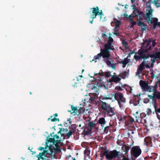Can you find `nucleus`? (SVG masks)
Listing matches in <instances>:
<instances>
[{"mask_svg": "<svg viewBox=\"0 0 160 160\" xmlns=\"http://www.w3.org/2000/svg\"><path fill=\"white\" fill-rule=\"evenodd\" d=\"M138 54L139 55H135L134 58L137 61H139L140 60L143 59L145 60L151 58V60L152 62L150 64V67H153L154 66V63L156 60L160 59V51L156 52L153 53L147 54L144 49H139L138 51Z\"/></svg>", "mask_w": 160, "mask_h": 160, "instance_id": "obj_1", "label": "nucleus"}, {"mask_svg": "<svg viewBox=\"0 0 160 160\" xmlns=\"http://www.w3.org/2000/svg\"><path fill=\"white\" fill-rule=\"evenodd\" d=\"M102 57L103 58V61L106 63L107 65L109 67L113 69H116V67L117 63H113V61L110 58V56L106 53L102 48L100 49V52L97 55L95 56L92 61L94 60L99 59Z\"/></svg>", "mask_w": 160, "mask_h": 160, "instance_id": "obj_2", "label": "nucleus"}, {"mask_svg": "<svg viewBox=\"0 0 160 160\" xmlns=\"http://www.w3.org/2000/svg\"><path fill=\"white\" fill-rule=\"evenodd\" d=\"M133 11V17H137V24L141 27V30L143 31H146L148 29V26L142 21L143 20L144 13L140 11L138 9H134Z\"/></svg>", "mask_w": 160, "mask_h": 160, "instance_id": "obj_3", "label": "nucleus"}, {"mask_svg": "<svg viewBox=\"0 0 160 160\" xmlns=\"http://www.w3.org/2000/svg\"><path fill=\"white\" fill-rule=\"evenodd\" d=\"M122 153L116 150L109 151L108 150H105L101 157H102L103 156H105L106 158L108 160H112L115 158H119V156L122 155L123 157L122 160H129L128 158L125 157L123 155H122Z\"/></svg>", "mask_w": 160, "mask_h": 160, "instance_id": "obj_4", "label": "nucleus"}, {"mask_svg": "<svg viewBox=\"0 0 160 160\" xmlns=\"http://www.w3.org/2000/svg\"><path fill=\"white\" fill-rule=\"evenodd\" d=\"M114 98L117 101L120 108H122L126 102V98H124L123 94L120 92H116L114 95Z\"/></svg>", "mask_w": 160, "mask_h": 160, "instance_id": "obj_5", "label": "nucleus"}, {"mask_svg": "<svg viewBox=\"0 0 160 160\" xmlns=\"http://www.w3.org/2000/svg\"><path fill=\"white\" fill-rule=\"evenodd\" d=\"M113 41V39L111 37H109L108 38V40L107 43L104 45V48L103 49H102L110 57L111 56V54L109 50H113L114 49L113 48V46L112 45V44Z\"/></svg>", "mask_w": 160, "mask_h": 160, "instance_id": "obj_6", "label": "nucleus"}, {"mask_svg": "<svg viewBox=\"0 0 160 160\" xmlns=\"http://www.w3.org/2000/svg\"><path fill=\"white\" fill-rule=\"evenodd\" d=\"M142 151L139 146L133 147L130 151L131 155L135 158H137L141 154Z\"/></svg>", "mask_w": 160, "mask_h": 160, "instance_id": "obj_7", "label": "nucleus"}, {"mask_svg": "<svg viewBox=\"0 0 160 160\" xmlns=\"http://www.w3.org/2000/svg\"><path fill=\"white\" fill-rule=\"evenodd\" d=\"M90 9L91 10L92 9V14L91 17H92L93 18H96L97 16L99 15L100 17V19H101L102 16H104L102 10H101L99 11V8L98 6H96V8H91Z\"/></svg>", "mask_w": 160, "mask_h": 160, "instance_id": "obj_8", "label": "nucleus"}, {"mask_svg": "<svg viewBox=\"0 0 160 160\" xmlns=\"http://www.w3.org/2000/svg\"><path fill=\"white\" fill-rule=\"evenodd\" d=\"M145 60H143L139 66V69L141 71H142L144 69V66L147 68H150V67H151L150 66V62L148 61Z\"/></svg>", "mask_w": 160, "mask_h": 160, "instance_id": "obj_9", "label": "nucleus"}, {"mask_svg": "<svg viewBox=\"0 0 160 160\" xmlns=\"http://www.w3.org/2000/svg\"><path fill=\"white\" fill-rule=\"evenodd\" d=\"M104 113L107 114L108 116L112 117L115 115L116 113L115 110L114 109V108L111 107L110 106V107H109L107 110L105 112H104Z\"/></svg>", "mask_w": 160, "mask_h": 160, "instance_id": "obj_10", "label": "nucleus"}, {"mask_svg": "<svg viewBox=\"0 0 160 160\" xmlns=\"http://www.w3.org/2000/svg\"><path fill=\"white\" fill-rule=\"evenodd\" d=\"M152 9H151V10H149L148 12L146 13V14L144 13L143 18H145V20L148 21V22H150L151 21H152L151 19V18L152 16Z\"/></svg>", "mask_w": 160, "mask_h": 160, "instance_id": "obj_11", "label": "nucleus"}, {"mask_svg": "<svg viewBox=\"0 0 160 160\" xmlns=\"http://www.w3.org/2000/svg\"><path fill=\"white\" fill-rule=\"evenodd\" d=\"M100 102L101 104V108L103 110V112L104 113V112L107 110L109 107H110V105L101 100L100 101Z\"/></svg>", "mask_w": 160, "mask_h": 160, "instance_id": "obj_12", "label": "nucleus"}, {"mask_svg": "<svg viewBox=\"0 0 160 160\" xmlns=\"http://www.w3.org/2000/svg\"><path fill=\"white\" fill-rule=\"evenodd\" d=\"M42 153L40 152L38 155H37V157L38 158V160H49L47 157L45 155V152Z\"/></svg>", "mask_w": 160, "mask_h": 160, "instance_id": "obj_13", "label": "nucleus"}, {"mask_svg": "<svg viewBox=\"0 0 160 160\" xmlns=\"http://www.w3.org/2000/svg\"><path fill=\"white\" fill-rule=\"evenodd\" d=\"M140 94L137 95H133V104L135 106H137L139 103Z\"/></svg>", "mask_w": 160, "mask_h": 160, "instance_id": "obj_14", "label": "nucleus"}, {"mask_svg": "<svg viewBox=\"0 0 160 160\" xmlns=\"http://www.w3.org/2000/svg\"><path fill=\"white\" fill-rule=\"evenodd\" d=\"M139 84L141 87L142 89L144 90H146V89L148 87V85L146 81L140 80L139 82Z\"/></svg>", "mask_w": 160, "mask_h": 160, "instance_id": "obj_15", "label": "nucleus"}, {"mask_svg": "<svg viewBox=\"0 0 160 160\" xmlns=\"http://www.w3.org/2000/svg\"><path fill=\"white\" fill-rule=\"evenodd\" d=\"M98 91H97L95 93H91L90 95V98L89 100L91 102L95 101L98 98Z\"/></svg>", "mask_w": 160, "mask_h": 160, "instance_id": "obj_16", "label": "nucleus"}, {"mask_svg": "<svg viewBox=\"0 0 160 160\" xmlns=\"http://www.w3.org/2000/svg\"><path fill=\"white\" fill-rule=\"evenodd\" d=\"M144 144H145L147 146L151 145V146H152V139L151 137H146L144 139Z\"/></svg>", "mask_w": 160, "mask_h": 160, "instance_id": "obj_17", "label": "nucleus"}, {"mask_svg": "<svg viewBox=\"0 0 160 160\" xmlns=\"http://www.w3.org/2000/svg\"><path fill=\"white\" fill-rule=\"evenodd\" d=\"M121 80V79L120 78L117 76L115 77L114 76H113L112 77L111 79L110 82H113L115 83H117L120 81Z\"/></svg>", "mask_w": 160, "mask_h": 160, "instance_id": "obj_18", "label": "nucleus"}, {"mask_svg": "<svg viewBox=\"0 0 160 160\" xmlns=\"http://www.w3.org/2000/svg\"><path fill=\"white\" fill-rule=\"evenodd\" d=\"M114 22L116 24L115 27L114 28L115 29V31H117V29L121 24V22L119 20L115 18L114 19Z\"/></svg>", "mask_w": 160, "mask_h": 160, "instance_id": "obj_19", "label": "nucleus"}, {"mask_svg": "<svg viewBox=\"0 0 160 160\" xmlns=\"http://www.w3.org/2000/svg\"><path fill=\"white\" fill-rule=\"evenodd\" d=\"M98 123L101 124L102 127L106 123L105 119L104 118H99Z\"/></svg>", "mask_w": 160, "mask_h": 160, "instance_id": "obj_20", "label": "nucleus"}, {"mask_svg": "<svg viewBox=\"0 0 160 160\" xmlns=\"http://www.w3.org/2000/svg\"><path fill=\"white\" fill-rule=\"evenodd\" d=\"M130 146H128L126 145H124L122 147V149L123 151L125 152V154H126L128 152Z\"/></svg>", "mask_w": 160, "mask_h": 160, "instance_id": "obj_21", "label": "nucleus"}, {"mask_svg": "<svg viewBox=\"0 0 160 160\" xmlns=\"http://www.w3.org/2000/svg\"><path fill=\"white\" fill-rule=\"evenodd\" d=\"M157 103L155 104V105H153V107L155 109V111L153 112V114H154L155 112L156 113L157 115H158V113H160V108H158L157 106Z\"/></svg>", "mask_w": 160, "mask_h": 160, "instance_id": "obj_22", "label": "nucleus"}, {"mask_svg": "<svg viewBox=\"0 0 160 160\" xmlns=\"http://www.w3.org/2000/svg\"><path fill=\"white\" fill-rule=\"evenodd\" d=\"M96 124L93 121H89L88 126L89 128L91 129H92L93 127L96 126Z\"/></svg>", "mask_w": 160, "mask_h": 160, "instance_id": "obj_23", "label": "nucleus"}, {"mask_svg": "<svg viewBox=\"0 0 160 160\" xmlns=\"http://www.w3.org/2000/svg\"><path fill=\"white\" fill-rule=\"evenodd\" d=\"M85 112V110L83 108L80 107L79 109H78V111L77 113V115H79L82 113H83Z\"/></svg>", "mask_w": 160, "mask_h": 160, "instance_id": "obj_24", "label": "nucleus"}, {"mask_svg": "<svg viewBox=\"0 0 160 160\" xmlns=\"http://www.w3.org/2000/svg\"><path fill=\"white\" fill-rule=\"evenodd\" d=\"M72 129L73 130H70L65 135V136H67L68 137V138H69L73 133H74L75 130H74L73 128H72Z\"/></svg>", "mask_w": 160, "mask_h": 160, "instance_id": "obj_25", "label": "nucleus"}, {"mask_svg": "<svg viewBox=\"0 0 160 160\" xmlns=\"http://www.w3.org/2000/svg\"><path fill=\"white\" fill-rule=\"evenodd\" d=\"M130 59H128L127 58H125L123 61L119 62L118 63H120L127 64L130 62Z\"/></svg>", "mask_w": 160, "mask_h": 160, "instance_id": "obj_26", "label": "nucleus"}, {"mask_svg": "<svg viewBox=\"0 0 160 160\" xmlns=\"http://www.w3.org/2000/svg\"><path fill=\"white\" fill-rule=\"evenodd\" d=\"M100 83H101V84H99V87H103L105 89H108V85H105V84H104V82H103L102 83H101V82L102 81V80L100 79L99 80Z\"/></svg>", "mask_w": 160, "mask_h": 160, "instance_id": "obj_27", "label": "nucleus"}, {"mask_svg": "<svg viewBox=\"0 0 160 160\" xmlns=\"http://www.w3.org/2000/svg\"><path fill=\"white\" fill-rule=\"evenodd\" d=\"M158 21V19L156 18L154 19L152 21H151V22H150L151 24H153V26L152 28V29H155V28L156 26V23Z\"/></svg>", "mask_w": 160, "mask_h": 160, "instance_id": "obj_28", "label": "nucleus"}, {"mask_svg": "<svg viewBox=\"0 0 160 160\" xmlns=\"http://www.w3.org/2000/svg\"><path fill=\"white\" fill-rule=\"evenodd\" d=\"M148 92H154V93H155V90L154 89L153 86H148V87L146 89Z\"/></svg>", "mask_w": 160, "mask_h": 160, "instance_id": "obj_29", "label": "nucleus"}, {"mask_svg": "<svg viewBox=\"0 0 160 160\" xmlns=\"http://www.w3.org/2000/svg\"><path fill=\"white\" fill-rule=\"evenodd\" d=\"M154 95L152 96L151 95H149L148 96L149 97L150 99H152V101L154 102V105L155 104H157V102H156V99L155 98V96L154 95V93L153 94Z\"/></svg>", "mask_w": 160, "mask_h": 160, "instance_id": "obj_30", "label": "nucleus"}, {"mask_svg": "<svg viewBox=\"0 0 160 160\" xmlns=\"http://www.w3.org/2000/svg\"><path fill=\"white\" fill-rule=\"evenodd\" d=\"M71 108L72 110L73 111V112H75L77 114V113L78 111V109H77V107L73 106L72 105L71 106Z\"/></svg>", "mask_w": 160, "mask_h": 160, "instance_id": "obj_31", "label": "nucleus"}, {"mask_svg": "<svg viewBox=\"0 0 160 160\" xmlns=\"http://www.w3.org/2000/svg\"><path fill=\"white\" fill-rule=\"evenodd\" d=\"M92 129L88 128L87 131H84V133L85 135H89L91 133Z\"/></svg>", "mask_w": 160, "mask_h": 160, "instance_id": "obj_32", "label": "nucleus"}, {"mask_svg": "<svg viewBox=\"0 0 160 160\" xmlns=\"http://www.w3.org/2000/svg\"><path fill=\"white\" fill-rule=\"evenodd\" d=\"M122 44L123 46H125V48H127L128 47H127V46L128 45V43L125 40H123L122 41Z\"/></svg>", "mask_w": 160, "mask_h": 160, "instance_id": "obj_33", "label": "nucleus"}, {"mask_svg": "<svg viewBox=\"0 0 160 160\" xmlns=\"http://www.w3.org/2000/svg\"><path fill=\"white\" fill-rule=\"evenodd\" d=\"M137 0H131V2L132 4V5L131 6L132 7H133V9L134 10V8L136 9L135 8H134L135 6V5L136 4V1Z\"/></svg>", "mask_w": 160, "mask_h": 160, "instance_id": "obj_34", "label": "nucleus"}, {"mask_svg": "<svg viewBox=\"0 0 160 160\" xmlns=\"http://www.w3.org/2000/svg\"><path fill=\"white\" fill-rule=\"evenodd\" d=\"M54 143L57 146H59L61 144V141L60 140H55V143Z\"/></svg>", "mask_w": 160, "mask_h": 160, "instance_id": "obj_35", "label": "nucleus"}, {"mask_svg": "<svg viewBox=\"0 0 160 160\" xmlns=\"http://www.w3.org/2000/svg\"><path fill=\"white\" fill-rule=\"evenodd\" d=\"M146 114L148 115L151 114L152 113V111L151 109L148 108L147 109Z\"/></svg>", "mask_w": 160, "mask_h": 160, "instance_id": "obj_36", "label": "nucleus"}, {"mask_svg": "<svg viewBox=\"0 0 160 160\" xmlns=\"http://www.w3.org/2000/svg\"><path fill=\"white\" fill-rule=\"evenodd\" d=\"M109 126H107L106 127H105L104 128V132L105 133H107L108 132V130H109Z\"/></svg>", "mask_w": 160, "mask_h": 160, "instance_id": "obj_37", "label": "nucleus"}, {"mask_svg": "<svg viewBox=\"0 0 160 160\" xmlns=\"http://www.w3.org/2000/svg\"><path fill=\"white\" fill-rule=\"evenodd\" d=\"M151 4L148 1L146 2V5L147 6L148 8L150 9V10H151V9H152L151 6Z\"/></svg>", "mask_w": 160, "mask_h": 160, "instance_id": "obj_38", "label": "nucleus"}, {"mask_svg": "<svg viewBox=\"0 0 160 160\" xmlns=\"http://www.w3.org/2000/svg\"><path fill=\"white\" fill-rule=\"evenodd\" d=\"M158 82H156L155 84L153 87L154 88V89L155 90V92H156L157 91V88L158 87Z\"/></svg>", "mask_w": 160, "mask_h": 160, "instance_id": "obj_39", "label": "nucleus"}, {"mask_svg": "<svg viewBox=\"0 0 160 160\" xmlns=\"http://www.w3.org/2000/svg\"><path fill=\"white\" fill-rule=\"evenodd\" d=\"M154 95L158 99H160V92H158V94H156L155 93Z\"/></svg>", "mask_w": 160, "mask_h": 160, "instance_id": "obj_40", "label": "nucleus"}, {"mask_svg": "<svg viewBox=\"0 0 160 160\" xmlns=\"http://www.w3.org/2000/svg\"><path fill=\"white\" fill-rule=\"evenodd\" d=\"M49 141L50 142H52L53 143H55V138H49Z\"/></svg>", "mask_w": 160, "mask_h": 160, "instance_id": "obj_41", "label": "nucleus"}, {"mask_svg": "<svg viewBox=\"0 0 160 160\" xmlns=\"http://www.w3.org/2000/svg\"><path fill=\"white\" fill-rule=\"evenodd\" d=\"M156 41V39H155L152 40V46L153 47H154L156 45V43L155 42Z\"/></svg>", "mask_w": 160, "mask_h": 160, "instance_id": "obj_42", "label": "nucleus"}, {"mask_svg": "<svg viewBox=\"0 0 160 160\" xmlns=\"http://www.w3.org/2000/svg\"><path fill=\"white\" fill-rule=\"evenodd\" d=\"M149 99L148 98H146L144 99L143 102L145 103H147L149 102Z\"/></svg>", "mask_w": 160, "mask_h": 160, "instance_id": "obj_43", "label": "nucleus"}, {"mask_svg": "<svg viewBox=\"0 0 160 160\" xmlns=\"http://www.w3.org/2000/svg\"><path fill=\"white\" fill-rule=\"evenodd\" d=\"M157 8H160V3L158 2L154 3L153 4Z\"/></svg>", "mask_w": 160, "mask_h": 160, "instance_id": "obj_44", "label": "nucleus"}, {"mask_svg": "<svg viewBox=\"0 0 160 160\" xmlns=\"http://www.w3.org/2000/svg\"><path fill=\"white\" fill-rule=\"evenodd\" d=\"M115 89H117L119 91H122L123 90V89L122 88L119 86L116 87Z\"/></svg>", "mask_w": 160, "mask_h": 160, "instance_id": "obj_45", "label": "nucleus"}, {"mask_svg": "<svg viewBox=\"0 0 160 160\" xmlns=\"http://www.w3.org/2000/svg\"><path fill=\"white\" fill-rule=\"evenodd\" d=\"M136 23H137V22L132 21L131 23V27L132 28L134 25H136Z\"/></svg>", "mask_w": 160, "mask_h": 160, "instance_id": "obj_46", "label": "nucleus"}, {"mask_svg": "<svg viewBox=\"0 0 160 160\" xmlns=\"http://www.w3.org/2000/svg\"><path fill=\"white\" fill-rule=\"evenodd\" d=\"M129 121L130 124H132L133 122H134V119L132 117H130L129 119Z\"/></svg>", "mask_w": 160, "mask_h": 160, "instance_id": "obj_47", "label": "nucleus"}, {"mask_svg": "<svg viewBox=\"0 0 160 160\" xmlns=\"http://www.w3.org/2000/svg\"><path fill=\"white\" fill-rule=\"evenodd\" d=\"M51 121L52 122H54L56 121H59V120L58 118H53L52 119H51Z\"/></svg>", "mask_w": 160, "mask_h": 160, "instance_id": "obj_48", "label": "nucleus"}, {"mask_svg": "<svg viewBox=\"0 0 160 160\" xmlns=\"http://www.w3.org/2000/svg\"><path fill=\"white\" fill-rule=\"evenodd\" d=\"M117 31H115V32L116 31V32H114L113 33H114V35H116V36H120V34L119 33V32H117V31H118V29H117Z\"/></svg>", "mask_w": 160, "mask_h": 160, "instance_id": "obj_49", "label": "nucleus"}, {"mask_svg": "<svg viewBox=\"0 0 160 160\" xmlns=\"http://www.w3.org/2000/svg\"><path fill=\"white\" fill-rule=\"evenodd\" d=\"M38 149L39 150H41V151L43 150V152H44V151H45V153L46 152V150H44V148L43 147H39V148H38Z\"/></svg>", "mask_w": 160, "mask_h": 160, "instance_id": "obj_50", "label": "nucleus"}, {"mask_svg": "<svg viewBox=\"0 0 160 160\" xmlns=\"http://www.w3.org/2000/svg\"><path fill=\"white\" fill-rule=\"evenodd\" d=\"M133 13L132 14L128 16V15L127 14L125 15V17L128 18H133L134 17H133Z\"/></svg>", "mask_w": 160, "mask_h": 160, "instance_id": "obj_51", "label": "nucleus"}, {"mask_svg": "<svg viewBox=\"0 0 160 160\" xmlns=\"http://www.w3.org/2000/svg\"><path fill=\"white\" fill-rule=\"evenodd\" d=\"M152 40H151V39L149 38L148 40H145L144 42H148L149 43H151V42H152Z\"/></svg>", "mask_w": 160, "mask_h": 160, "instance_id": "obj_52", "label": "nucleus"}, {"mask_svg": "<svg viewBox=\"0 0 160 160\" xmlns=\"http://www.w3.org/2000/svg\"><path fill=\"white\" fill-rule=\"evenodd\" d=\"M61 130H62V132H67L68 131V130L67 129H65L64 128H61Z\"/></svg>", "mask_w": 160, "mask_h": 160, "instance_id": "obj_53", "label": "nucleus"}, {"mask_svg": "<svg viewBox=\"0 0 160 160\" xmlns=\"http://www.w3.org/2000/svg\"><path fill=\"white\" fill-rule=\"evenodd\" d=\"M61 132H62V130H61V128L60 129V130L58 132V134H59V133H61V135L62 137H65L64 134H63V133H62Z\"/></svg>", "mask_w": 160, "mask_h": 160, "instance_id": "obj_54", "label": "nucleus"}, {"mask_svg": "<svg viewBox=\"0 0 160 160\" xmlns=\"http://www.w3.org/2000/svg\"><path fill=\"white\" fill-rule=\"evenodd\" d=\"M102 100H105V99H106V100H107V99H112V98H110V97H104V98H102Z\"/></svg>", "mask_w": 160, "mask_h": 160, "instance_id": "obj_55", "label": "nucleus"}, {"mask_svg": "<svg viewBox=\"0 0 160 160\" xmlns=\"http://www.w3.org/2000/svg\"><path fill=\"white\" fill-rule=\"evenodd\" d=\"M130 53L131 54H132L133 53H135L136 54L137 53L135 52L134 51H131Z\"/></svg>", "mask_w": 160, "mask_h": 160, "instance_id": "obj_56", "label": "nucleus"}, {"mask_svg": "<svg viewBox=\"0 0 160 160\" xmlns=\"http://www.w3.org/2000/svg\"><path fill=\"white\" fill-rule=\"evenodd\" d=\"M156 26H158L159 27H160V22H156Z\"/></svg>", "mask_w": 160, "mask_h": 160, "instance_id": "obj_57", "label": "nucleus"}, {"mask_svg": "<svg viewBox=\"0 0 160 160\" xmlns=\"http://www.w3.org/2000/svg\"><path fill=\"white\" fill-rule=\"evenodd\" d=\"M122 74H123V75H124V76H126L127 74V72L126 71H124L123 72Z\"/></svg>", "mask_w": 160, "mask_h": 160, "instance_id": "obj_58", "label": "nucleus"}, {"mask_svg": "<svg viewBox=\"0 0 160 160\" xmlns=\"http://www.w3.org/2000/svg\"><path fill=\"white\" fill-rule=\"evenodd\" d=\"M150 158L151 159H152L153 160H155L156 159L157 157H153V156H151L150 157Z\"/></svg>", "mask_w": 160, "mask_h": 160, "instance_id": "obj_59", "label": "nucleus"}, {"mask_svg": "<svg viewBox=\"0 0 160 160\" xmlns=\"http://www.w3.org/2000/svg\"><path fill=\"white\" fill-rule=\"evenodd\" d=\"M99 76H104V74L103 73L101 72L99 73Z\"/></svg>", "mask_w": 160, "mask_h": 160, "instance_id": "obj_60", "label": "nucleus"}, {"mask_svg": "<svg viewBox=\"0 0 160 160\" xmlns=\"http://www.w3.org/2000/svg\"><path fill=\"white\" fill-rule=\"evenodd\" d=\"M148 1L151 4L152 3L153 4H154L153 1H152V0H148Z\"/></svg>", "mask_w": 160, "mask_h": 160, "instance_id": "obj_61", "label": "nucleus"}, {"mask_svg": "<svg viewBox=\"0 0 160 160\" xmlns=\"http://www.w3.org/2000/svg\"><path fill=\"white\" fill-rule=\"evenodd\" d=\"M90 18H92V20L91 21H90V22L91 23V24H92V22H93V19L94 18H92V17H90Z\"/></svg>", "mask_w": 160, "mask_h": 160, "instance_id": "obj_62", "label": "nucleus"}, {"mask_svg": "<svg viewBox=\"0 0 160 160\" xmlns=\"http://www.w3.org/2000/svg\"><path fill=\"white\" fill-rule=\"evenodd\" d=\"M147 42V44L146 45V47H148L150 45V43H149L148 42Z\"/></svg>", "mask_w": 160, "mask_h": 160, "instance_id": "obj_63", "label": "nucleus"}, {"mask_svg": "<svg viewBox=\"0 0 160 160\" xmlns=\"http://www.w3.org/2000/svg\"><path fill=\"white\" fill-rule=\"evenodd\" d=\"M95 89H97V87L94 86H93L91 88V89L92 90H93Z\"/></svg>", "mask_w": 160, "mask_h": 160, "instance_id": "obj_64", "label": "nucleus"}]
</instances>
